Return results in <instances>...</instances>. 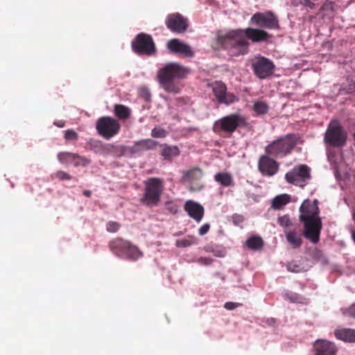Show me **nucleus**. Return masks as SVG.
I'll return each instance as SVG.
<instances>
[{"instance_id":"obj_14","label":"nucleus","mask_w":355,"mask_h":355,"mask_svg":"<svg viewBox=\"0 0 355 355\" xmlns=\"http://www.w3.org/2000/svg\"><path fill=\"white\" fill-rule=\"evenodd\" d=\"M212 92L220 104L229 105L239 100L234 94L227 92L226 85L222 81H216L212 84Z\"/></svg>"},{"instance_id":"obj_5","label":"nucleus","mask_w":355,"mask_h":355,"mask_svg":"<svg viewBox=\"0 0 355 355\" xmlns=\"http://www.w3.org/2000/svg\"><path fill=\"white\" fill-rule=\"evenodd\" d=\"M108 245L110 251L115 256L129 261H136L144 255L137 246L122 238L111 240Z\"/></svg>"},{"instance_id":"obj_36","label":"nucleus","mask_w":355,"mask_h":355,"mask_svg":"<svg viewBox=\"0 0 355 355\" xmlns=\"http://www.w3.org/2000/svg\"><path fill=\"white\" fill-rule=\"evenodd\" d=\"M206 252H212L215 257H224L226 252L224 249H214L212 246H207L205 248Z\"/></svg>"},{"instance_id":"obj_11","label":"nucleus","mask_w":355,"mask_h":355,"mask_svg":"<svg viewBox=\"0 0 355 355\" xmlns=\"http://www.w3.org/2000/svg\"><path fill=\"white\" fill-rule=\"evenodd\" d=\"M287 182L303 188L311 179L310 168L305 164L295 166L285 175Z\"/></svg>"},{"instance_id":"obj_29","label":"nucleus","mask_w":355,"mask_h":355,"mask_svg":"<svg viewBox=\"0 0 355 355\" xmlns=\"http://www.w3.org/2000/svg\"><path fill=\"white\" fill-rule=\"evenodd\" d=\"M57 158L60 164L69 165V164L73 163V160L76 158V153L68 151L60 152L57 155Z\"/></svg>"},{"instance_id":"obj_28","label":"nucleus","mask_w":355,"mask_h":355,"mask_svg":"<svg viewBox=\"0 0 355 355\" xmlns=\"http://www.w3.org/2000/svg\"><path fill=\"white\" fill-rule=\"evenodd\" d=\"M114 112L116 116L121 120H126L130 115V111L129 108L123 105H115Z\"/></svg>"},{"instance_id":"obj_3","label":"nucleus","mask_w":355,"mask_h":355,"mask_svg":"<svg viewBox=\"0 0 355 355\" xmlns=\"http://www.w3.org/2000/svg\"><path fill=\"white\" fill-rule=\"evenodd\" d=\"M190 73L189 69L177 63L170 62L157 71V78L162 87L167 92L178 94L181 86L176 79L184 78Z\"/></svg>"},{"instance_id":"obj_27","label":"nucleus","mask_w":355,"mask_h":355,"mask_svg":"<svg viewBox=\"0 0 355 355\" xmlns=\"http://www.w3.org/2000/svg\"><path fill=\"white\" fill-rule=\"evenodd\" d=\"M162 148L161 155L165 159H171L174 157H177L180 155V150L176 146H168L163 144L161 146Z\"/></svg>"},{"instance_id":"obj_46","label":"nucleus","mask_w":355,"mask_h":355,"mask_svg":"<svg viewBox=\"0 0 355 355\" xmlns=\"http://www.w3.org/2000/svg\"><path fill=\"white\" fill-rule=\"evenodd\" d=\"M244 221V217L240 214H234L232 216V222L234 225H239Z\"/></svg>"},{"instance_id":"obj_15","label":"nucleus","mask_w":355,"mask_h":355,"mask_svg":"<svg viewBox=\"0 0 355 355\" xmlns=\"http://www.w3.org/2000/svg\"><path fill=\"white\" fill-rule=\"evenodd\" d=\"M165 24L171 31L177 33H183L188 28L187 19L178 12L168 15Z\"/></svg>"},{"instance_id":"obj_51","label":"nucleus","mask_w":355,"mask_h":355,"mask_svg":"<svg viewBox=\"0 0 355 355\" xmlns=\"http://www.w3.org/2000/svg\"><path fill=\"white\" fill-rule=\"evenodd\" d=\"M53 123H54L55 125H56V126H58L59 128H62L65 125V121H62V120H60V121H55Z\"/></svg>"},{"instance_id":"obj_31","label":"nucleus","mask_w":355,"mask_h":355,"mask_svg":"<svg viewBox=\"0 0 355 355\" xmlns=\"http://www.w3.org/2000/svg\"><path fill=\"white\" fill-rule=\"evenodd\" d=\"M246 245L249 249L257 250L262 248L263 240L259 236H251L246 241Z\"/></svg>"},{"instance_id":"obj_1","label":"nucleus","mask_w":355,"mask_h":355,"mask_svg":"<svg viewBox=\"0 0 355 355\" xmlns=\"http://www.w3.org/2000/svg\"><path fill=\"white\" fill-rule=\"evenodd\" d=\"M269 37L270 35L263 30L247 28L245 30H234L225 35H219L217 42L223 48L230 49L234 55H244L248 52L249 42L247 39L253 42H259Z\"/></svg>"},{"instance_id":"obj_55","label":"nucleus","mask_w":355,"mask_h":355,"mask_svg":"<svg viewBox=\"0 0 355 355\" xmlns=\"http://www.w3.org/2000/svg\"><path fill=\"white\" fill-rule=\"evenodd\" d=\"M314 18H315V17H314V16H310V17H309V20H310V21H312Z\"/></svg>"},{"instance_id":"obj_4","label":"nucleus","mask_w":355,"mask_h":355,"mask_svg":"<svg viewBox=\"0 0 355 355\" xmlns=\"http://www.w3.org/2000/svg\"><path fill=\"white\" fill-rule=\"evenodd\" d=\"M164 191V184L162 179L159 178H148L144 181V193L139 202L146 207H155L160 202Z\"/></svg>"},{"instance_id":"obj_18","label":"nucleus","mask_w":355,"mask_h":355,"mask_svg":"<svg viewBox=\"0 0 355 355\" xmlns=\"http://www.w3.org/2000/svg\"><path fill=\"white\" fill-rule=\"evenodd\" d=\"M167 49L172 53L180 54L184 57L192 58L194 56V52L190 46L182 42L178 39H172L167 43Z\"/></svg>"},{"instance_id":"obj_48","label":"nucleus","mask_w":355,"mask_h":355,"mask_svg":"<svg viewBox=\"0 0 355 355\" xmlns=\"http://www.w3.org/2000/svg\"><path fill=\"white\" fill-rule=\"evenodd\" d=\"M344 314L347 316L355 318V304L352 305L348 309L345 310Z\"/></svg>"},{"instance_id":"obj_22","label":"nucleus","mask_w":355,"mask_h":355,"mask_svg":"<svg viewBox=\"0 0 355 355\" xmlns=\"http://www.w3.org/2000/svg\"><path fill=\"white\" fill-rule=\"evenodd\" d=\"M91 150L103 156H107L108 144H104L100 140L91 139L87 143Z\"/></svg>"},{"instance_id":"obj_33","label":"nucleus","mask_w":355,"mask_h":355,"mask_svg":"<svg viewBox=\"0 0 355 355\" xmlns=\"http://www.w3.org/2000/svg\"><path fill=\"white\" fill-rule=\"evenodd\" d=\"M196 238L194 236H188L187 238L177 240L175 245L178 248H187L196 243Z\"/></svg>"},{"instance_id":"obj_25","label":"nucleus","mask_w":355,"mask_h":355,"mask_svg":"<svg viewBox=\"0 0 355 355\" xmlns=\"http://www.w3.org/2000/svg\"><path fill=\"white\" fill-rule=\"evenodd\" d=\"M215 181L223 187H233L234 185L232 175L229 173H218L214 175Z\"/></svg>"},{"instance_id":"obj_30","label":"nucleus","mask_w":355,"mask_h":355,"mask_svg":"<svg viewBox=\"0 0 355 355\" xmlns=\"http://www.w3.org/2000/svg\"><path fill=\"white\" fill-rule=\"evenodd\" d=\"M289 200V196L287 194L277 196L272 200V207L275 209H281L288 203Z\"/></svg>"},{"instance_id":"obj_13","label":"nucleus","mask_w":355,"mask_h":355,"mask_svg":"<svg viewBox=\"0 0 355 355\" xmlns=\"http://www.w3.org/2000/svg\"><path fill=\"white\" fill-rule=\"evenodd\" d=\"M252 24L268 29L279 28V20L272 12H256L251 17Z\"/></svg>"},{"instance_id":"obj_53","label":"nucleus","mask_w":355,"mask_h":355,"mask_svg":"<svg viewBox=\"0 0 355 355\" xmlns=\"http://www.w3.org/2000/svg\"><path fill=\"white\" fill-rule=\"evenodd\" d=\"M83 195L87 198H89L92 195V192L89 190H85L83 191Z\"/></svg>"},{"instance_id":"obj_10","label":"nucleus","mask_w":355,"mask_h":355,"mask_svg":"<svg viewBox=\"0 0 355 355\" xmlns=\"http://www.w3.org/2000/svg\"><path fill=\"white\" fill-rule=\"evenodd\" d=\"M121 125L118 121L111 116L99 118L96 124V129L99 135L110 139L116 135L120 130Z\"/></svg>"},{"instance_id":"obj_32","label":"nucleus","mask_w":355,"mask_h":355,"mask_svg":"<svg viewBox=\"0 0 355 355\" xmlns=\"http://www.w3.org/2000/svg\"><path fill=\"white\" fill-rule=\"evenodd\" d=\"M324 12V15L333 14L335 12V3L334 1L326 0L318 11V14Z\"/></svg>"},{"instance_id":"obj_2","label":"nucleus","mask_w":355,"mask_h":355,"mask_svg":"<svg viewBox=\"0 0 355 355\" xmlns=\"http://www.w3.org/2000/svg\"><path fill=\"white\" fill-rule=\"evenodd\" d=\"M300 220L304 224V236L313 243H318L322 227V219L319 216L320 209L317 200L310 202L304 201L300 208Z\"/></svg>"},{"instance_id":"obj_49","label":"nucleus","mask_w":355,"mask_h":355,"mask_svg":"<svg viewBox=\"0 0 355 355\" xmlns=\"http://www.w3.org/2000/svg\"><path fill=\"white\" fill-rule=\"evenodd\" d=\"M209 228H210L209 224H208V223L204 224L203 225H202L200 227V228L198 230L199 234L200 236H203V235L206 234L208 232Z\"/></svg>"},{"instance_id":"obj_52","label":"nucleus","mask_w":355,"mask_h":355,"mask_svg":"<svg viewBox=\"0 0 355 355\" xmlns=\"http://www.w3.org/2000/svg\"><path fill=\"white\" fill-rule=\"evenodd\" d=\"M292 302H297L299 299V296L297 294L292 295V297H290Z\"/></svg>"},{"instance_id":"obj_24","label":"nucleus","mask_w":355,"mask_h":355,"mask_svg":"<svg viewBox=\"0 0 355 355\" xmlns=\"http://www.w3.org/2000/svg\"><path fill=\"white\" fill-rule=\"evenodd\" d=\"M108 155L116 157L122 156L128 157V146L108 144L107 156Z\"/></svg>"},{"instance_id":"obj_7","label":"nucleus","mask_w":355,"mask_h":355,"mask_svg":"<svg viewBox=\"0 0 355 355\" xmlns=\"http://www.w3.org/2000/svg\"><path fill=\"white\" fill-rule=\"evenodd\" d=\"M248 123L241 115L231 114L216 121L213 125V131L220 135L222 132L232 135L239 127H246Z\"/></svg>"},{"instance_id":"obj_43","label":"nucleus","mask_w":355,"mask_h":355,"mask_svg":"<svg viewBox=\"0 0 355 355\" xmlns=\"http://www.w3.org/2000/svg\"><path fill=\"white\" fill-rule=\"evenodd\" d=\"M287 269L293 272H300L302 271V268L295 262L288 263L287 265Z\"/></svg>"},{"instance_id":"obj_47","label":"nucleus","mask_w":355,"mask_h":355,"mask_svg":"<svg viewBox=\"0 0 355 355\" xmlns=\"http://www.w3.org/2000/svg\"><path fill=\"white\" fill-rule=\"evenodd\" d=\"M213 261V259L208 257H200L198 259L197 262L201 265L209 266Z\"/></svg>"},{"instance_id":"obj_20","label":"nucleus","mask_w":355,"mask_h":355,"mask_svg":"<svg viewBox=\"0 0 355 355\" xmlns=\"http://www.w3.org/2000/svg\"><path fill=\"white\" fill-rule=\"evenodd\" d=\"M315 355H337L336 345L326 340H317L313 344Z\"/></svg>"},{"instance_id":"obj_50","label":"nucleus","mask_w":355,"mask_h":355,"mask_svg":"<svg viewBox=\"0 0 355 355\" xmlns=\"http://www.w3.org/2000/svg\"><path fill=\"white\" fill-rule=\"evenodd\" d=\"M300 4L304 7L309 8L310 9H314L315 7V4L310 0H302L300 1Z\"/></svg>"},{"instance_id":"obj_34","label":"nucleus","mask_w":355,"mask_h":355,"mask_svg":"<svg viewBox=\"0 0 355 355\" xmlns=\"http://www.w3.org/2000/svg\"><path fill=\"white\" fill-rule=\"evenodd\" d=\"M253 110L257 114H265L268 111V105L263 101H257L254 103Z\"/></svg>"},{"instance_id":"obj_41","label":"nucleus","mask_w":355,"mask_h":355,"mask_svg":"<svg viewBox=\"0 0 355 355\" xmlns=\"http://www.w3.org/2000/svg\"><path fill=\"white\" fill-rule=\"evenodd\" d=\"M278 223L279 225L283 227H287L291 225V222L288 215H284L278 218Z\"/></svg>"},{"instance_id":"obj_40","label":"nucleus","mask_w":355,"mask_h":355,"mask_svg":"<svg viewBox=\"0 0 355 355\" xmlns=\"http://www.w3.org/2000/svg\"><path fill=\"white\" fill-rule=\"evenodd\" d=\"M120 227V225L114 221H110L107 223L106 230L109 232H116Z\"/></svg>"},{"instance_id":"obj_9","label":"nucleus","mask_w":355,"mask_h":355,"mask_svg":"<svg viewBox=\"0 0 355 355\" xmlns=\"http://www.w3.org/2000/svg\"><path fill=\"white\" fill-rule=\"evenodd\" d=\"M131 45L132 51L138 55H151L156 51L152 36L144 33H139Z\"/></svg>"},{"instance_id":"obj_8","label":"nucleus","mask_w":355,"mask_h":355,"mask_svg":"<svg viewBox=\"0 0 355 355\" xmlns=\"http://www.w3.org/2000/svg\"><path fill=\"white\" fill-rule=\"evenodd\" d=\"M346 140V133L340 124L337 121L331 122L324 135V142L329 146L339 148L345 144Z\"/></svg>"},{"instance_id":"obj_12","label":"nucleus","mask_w":355,"mask_h":355,"mask_svg":"<svg viewBox=\"0 0 355 355\" xmlns=\"http://www.w3.org/2000/svg\"><path fill=\"white\" fill-rule=\"evenodd\" d=\"M274 63L263 56L257 58L252 64V69L256 76L261 79H265L270 76L275 69Z\"/></svg>"},{"instance_id":"obj_23","label":"nucleus","mask_w":355,"mask_h":355,"mask_svg":"<svg viewBox=\"0 0 355 355\" xmlns=\"http://www.w3.org/2000/svg\"><path fill=\"white\" fill-rule=\"evenodd\" d=\"M335 336L341 340L349 343H355V329H340L334 331Z\"/></svg>"},{"instance_id":"obj_38","label":"nucleus","mask_w":355,"mask_h":355,"mask_svg":"<svg viewBox=\"0 0 355 355\" xmlns=\"http://www.w3.org/2000/svg\"><path fill=\"white\" fill-rule=\"evenodd\" d=\"M64 137L67 141H76L78 135L73 130L68 129L64 132Z\"/></svg>"},{"instance_id":"obj_37","label":"nucleus","mask_w":355,"mask_h":355,"mask_svg":"<svg viewBox=\"0 0 355 355\" xmlns=\"http://www.w3.org/2000/svg\"><path fill=\"white\" fill-rule=\"evenodd\" d=\"M166 135V131L162 128H155L151 131V136L155 138H164Z\"/></svg>"},{"instance_id":"obj_44","label":"nucleus","mask_w":355,"mask_h":355,"mask_svg":"<svg viewBox=\"0 0 355 355\" xmlns=\"http://www.w3.org/2000/svg\"><path fill=\"white\" fill-rule=\"evenodd\" d=\"M139 95L142 97L146 101H148L150 99V93L146 88H141L139 89Z\"/></svg>"},{"instance_id":"obj_17","label":"nucleus","mask_w":355,"mask_h":355,"mask_svg":"<svg viewBox=\"0 0 355 355\" xmlns=\"http://www.w3.org/2000/svg\"><path fill=\"white\" fill-rule=\"evenodd\" d=\"M158 142L151 139H143L134 143L131 146H128V157L139 155L143 153L154 149Z\"/></svg>"},{"instance_id":"obj_39","label":"nucleus","mask_w":355,"mask_h":355,"mask_svg":"<svg viewBox=\"0 0 355 355\" xmlns=\"http://www.w3.org/2000/svg\"><path fill=\"white\" fill-rule=\"evenodd\" d=\"M55 175L60 180H70L72 179V176L64 171H58Z\"/></svg>"},{"instance_id":"obj_45","label":"nucleus","mask_w":355,"mask_h":355,"mask_svg":"<svg viewBox=\"0 0 355 355\" xmlns=\"http://www.w3.org/2000/svg\"><path fill=\"white\" fill-rule=\"evenodd\" d=\"M241 305H242V304H240V303H236V302H226L224 304V307L227 310H234V309L241 306Z\"/></svg>"},{"instance_id":"obj_35","label":"nucleus","mask_w":355,"mask_h":355,"mask_svg":"<svg viewBox=\"0 0 355 355\" xmlns=\"http://www.w3.org/2000/svg\"><path fill=\"white\" fill-rule=\"evenodd\" d=\"M91 163V160L85 156H81L76 153V158L73 160V166H86Z\"/></svg>"},{"instance_id":"obj_6","label":"nucleus","mask_w":355,"mask_h":355,"mask_svg":"<svg viewBox=\"0 0 355 355\" xmlns=\"http://www.w3.org/2000/svg\"><path fill=\"white\" fill-rule=\"evenodd\" d=\"M297 142V137L294 134H288L266 146L265 153L271 157H284L291 153Z\"/></svg>"},{"instance_id":"obj_21","label":"nucleus","mask_w":355,"mask_h":355,"mask_svg":"<svg viewBox=\"0 0 355 355\" xmlns=\"http://www.w3.org/2000/svg\"><path fill=\"white\" fill-rule=\"evenodd\" d=\"M203 176V172L200 168H193L190 171H188L185 174V178L191 182V190L199 191L203 185L198 182Z\"/></svg>"},{"instance_id":"obj_16","label":"nucleus","mask_w":355,"mask_h":355,"mask_svg":"<svg viewBox=\"0 0 355 355\" xmlns=\"http://www.w3.org/2000/svg\"><path fill=\"white\" fill-rule=\"evenodd\" d=\"M258 168L261 173L266 176H272L279 170V164L270 155H261L258 162Z\"/></svg>"},{"instance_id":"obj_54","label":"nucleus","mask_w":355,"mask_h":355,"mask_svg":"<svg viewBox=\"0 0 355 355\" xmlns=\"http://www.w3.org/2000/svg\"><path fill=\"white\" fill-rule=\"evenodd\" d=\"M350 86L352 87L351 89H355V83H353V84H352Z\"/></svg>"},{"instance_id":"obj_42","label":"nucleus","mask_w":355,"mask_h":355,"mask_svg":"<svg viewBox=\"0 0 355 355\" xmlns=\"http://www.w3.org/2000/svg\"><path fill=\"white\" fill-rule=\"evenodd\" d=\"M166 209L171 214H175L176 213H178V209H179V207L177 205L171 202H166Z\"/></svg>"},{"instance_id":"obj_26","label":"nucleus","mask_w":355,"mask_h":355,"mask_svg":"<svg viewBox=\"0 0 355 355\" xmlns=\"http://www.w3.org/2000/svg\"><path fill=\"white\" fill-rule=\"evenodd\" d=\"M286 238L293 248H298L302 244L301 234L297 233L295 230L286 232Z\"/></svg>"},{"instance_id":"obj_19","label":"nucleus","mask_w":355,"mask_h":355,"mask_svg":"<svg viewBox=\"0 0 355 355\" xmlns=\"http://www.w3.org/2000/svg\"><path fill=\"white\" fill-rule=\"evenodd\" d=\"M184 209L189 217L200 223L205 214L204 207L198 202L191 200L186 201L184 205Z\"/></svg>"}]
</instances>
